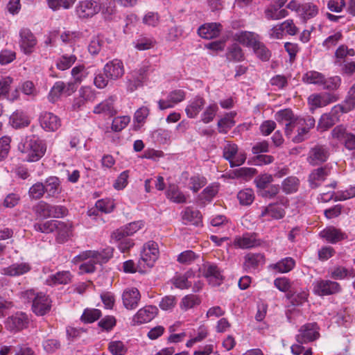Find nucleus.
Returning a JSON list of instances; mask_svg holds the SVG:
<instances>
[{
	"mask_svg": "<svg viewBox=\"0 0 355 355\" xmlns=\"http://www.w3.org/2000/svg\"><path fill=\"white\" fill-rule=\"evenodd\" d=\"M40 123L41 127L47 132L57 131L62 124L60 119L57 115L48 112L41 114Z\"/></svg>",
	"mask_w": 355,
	"mask_h": 355,
	"instance_id": "nucleus-16",
	"label": "nucleus"
},
{
	"mask_svg": "<svg viewBox=\"0 0 355 355\" xmlns=\"http://www.w3.org/2000/svg\"><path fill=\"white\" fill-rule=\"evenodd\" d=\"M31 266L28 263H15L8 267L1 269V275L8 276H19L31 270Z\"/></svg>",
	"mask_w": 355,
	"mask_h": 355,
	"instance_id": "nucleus-25",
	"label": "nucleus"
},
{
	"mask_svg": "<svg viewBox=\"0 0 355 355\" xmlns=\"http://www.w3.org/2000/svg\"><path fill=\"white\" fill-rule=\"evenodd\" d=\"M295 266V261L292 257L284 258L275 263L270 264L269 268L279 273H287Z\"/></svg>",
	"mask_w": 355,
	"mask_h": 355,
	"instance_id": "nucleus-33",
	"label": "nucleus"
},
{
	"mask_svg": "<svg viewBox=\"0 0 355 355\" xmlns=\"http://www.w3.org/2000/svg\"><path fill=\"white\" fill-rule=\"evenodd\" d=\"M237 198L242 205H250L254 200V191L252 189H244L237 194Z\"/></svg>",
	"mask_w": 355,
	"mask_h": 355,
	"instance_id": "nucleus-51",
	"label": "nucleus"
},
{
	"mask_svg": "<svg viewBox=\"0 0 355 355\" xmlns=\"http://www.w3.org/2000/svg\"><path fill=\"white\" fill-rule=\"evenodd\" d=\"M130 121L129 116H121L115 117L112 123V129L115 132L121 131Z\"/></svg>",
	"mask_w": 355,
	"mask_h": 355,
	"instance_id": "nucleus-60",
	"label": "nucleus"
},
{
	"mask_svg": "<svg viewBox=\"0 0 355 355\" xmlns=\"http://www.w3.org/2000/svg\"><path fill=\"white\" fill-rule=\"evenodd\" d=\"M284 211L277 205H270L263 208L260 216L263 220H270L272 219H280L284 216Z\"/></svg>",
	"mask_w": 355,
	"mask_h": 355,
	"instance_id": "nucleus-32",
	"label": "nucleus"
},
{
	"mask_svg": "<svg viewBox=\"0 0 355 355\" xmlns=\"http://www.w3.org/2000/svg\"><path fill=\"white\" fill-rule=\"evenodd\" d=\"M202 219L200 212L192 207H188L182 212V220L186 225H198Z\"/></svg>",
	"mask_w": 355,
	"mask_h": 355,
	"instance_id": "nucleus-29",
	"label": "nucleus"
},
{
	"mask_svg": "<svg viewBox=\"0 0 355 355\" xmlns=\"http://www.w3.org/2000/svg\"><path fill=\"white\" fill-rule=\"evenodd\" d=\"M115 205L114 200L110 198L101 199L96 202V207L101 212L109 214L114 209Z\"/></svg>",
	"mask_w": 355,
	"mask_h": 355,
	"instance_id": "nucleus-57",
	"label": "nucleus"
},
{
	"mask_svg": "<svg viewBox=\"0 0 355 355\" xmlns=\"http://www.w3.org/2000/svg\"><path fill=\"white\" fill-rule=\"evenodd\" d=\"M315 119L311 116L299 118L297 125L300 127L299 132L292 137L295 143H300L307 138L309 130L315 125Z\"/></svg>",
	"mask_w": 355,
	"mask_h": 355,
	"instance_id": "nucleus-15",
	"label": "nucleus"
},
{
	"mask_svg": "<svg viewBox=\"0 0 355 355\" xmlns=\"http://www.w3.org/2000/svg\"><path fill=\"white\" fill-rule=\"evenodd\" d=\"M286 8L295 12L297 17L304 23L316 17L319 12L318 6L313 2L300 3L292 0L287 4Z\"/></svg>",
	"mask_w": 355,
	"mask_h": 355,
	"instance_id": "nucleus-3",
	"label": "nucleus"
},
{
	"mask_svg": "<svg viewBox=\"0 0 355 355\" xmlns=\"http://www.w3.org/2000/svg\"><path fill=\"white\" fill-rule=\"evenodd\" d=\"M96 98L95 91L89 86H82L78 90V96L74 99L73 107L80 108L87 102L93 101Z\"/></svg>",
	"mask_w": 355,
	"mask_h": 355,
	"instance_id": "nucleus-23",
	"label": "nucleus"
},
{
	"mask_svg": "<svg viewBox=\"0 0 355 355\" xmlns=\"http://www.w3.org/2000/svg\"><path fill=\"white\" fill-rule=\"evenodd\" d=\"M329 175V169L327 167L318 168L313 170L309 175V182L313 188H316Z\"/></svg>",
	"mask_w": 355,
	"mask_h": 355,
	"instance_id": "nucleus-34",
	"label": "nucleus"
},
{
	"mask_svg": "<svg viewBox=\"0 0 355 355\" xmlns=\"http://www.w3.org/2000/svg\"><path fill=\"white\" fill-rule=\"evenodd\" d=\"M330 275L331 278L339 280L345 278H354L355 277V270L352 268H347L340 266H336L331 269Z\"/></svg>",
	"mask_w": 355,
	"mask_h": 355,
	"instance_id": "nucleus-40",
	"label": "nucleus"
},
{
	"mask_svg": "<svg viewBox=\"0 0 355 355\" xmlns=\"http://www.w3.org/2000/svg\"><path fill=\"white\" fill-rule=\"evenodd\" d=\"M336 101V97L329 93L313 94L310 95L308 98V103L311 110L324 107Z\"/></svg>",
	"mask_w": 355,
	"mask_h": 355,
	"instance_id": "nucleus-19",
	"label": "nucleus"
},
{
	"mask_svg": "<svg viewBox=\"0 0 355 355\" xmlns=\"http://www.w3.org/2000/svg\"><path fill=\"white\" fill-rule=\"evenodd\" d=\"M146 71V69L143 67L132 72V78L128 80L127 89L128 91L132 92L142 85Z\"/></svg>",
	"mask_w": 355,
	"mask_h": 355,
	"instance_id": "nucleus-30",
	"label": "nucleus"
},
{
	"mask_svg": "<svg viewBox=\"0 0 355 355\" xmlns=\"http://www.w3.org/2000/svg\"><path fill=\"white\" fill-rule=\"evenodd\" d=\"M18 149L26 161L33 162L38 161L44 155L46 146L42 140L35 135H31L21 141Z\"/></svg>",
	"mask_w": 355,
	"mask_h": 355,
	"instance_id": "nucleus-1",
	"label": "nucleus"
},
{
	"mask_svg": "<svg viewBox=\"0 0 355 355\" xmlns=\"http://www.w3.org/2000/svg\"><path fill=\"white\" fill-rule=\"evenodd\" d=\"M62 94L65 95L64 83L63 81H58L51 88L49 94V99L51 102H55Z\"/></svg>",
	"mask_w": 355,
	"mask_h": 355,
	"instance_id": "nucleus-54",
	"label": "nucleus"
},
{
	"mask_svg": "<svg viewBox=\"0 0 355 355\" xmlns=\"http://www.w3.org/2000/svg\"><path fill=\"white\" fill-rule=\"evenodd\" d=\"M114 98L110 97L96 105L94 108L95 114H104L105 115L112 116L116 114L114 107Z\"/></svg>",
	"mask_w": 355,
	"mask_h": 355,
	"instance_id": "nucleus-37",
	"label": "nucleus"
},
{
	"mask_svg": "<svg viewBox=\"0 0 355 355\" xmlns=\"http://www.w3.org/2000/svg\"><path fill=\"white\" fill-rule=\"evenodd\" d=\"M108 350L112 355H125L128 349L123 342L114 340L110 342Z\"/></svg>",
	"mask_w": 355,
	"mask_h": 355,
	"instance_id": "nucleus-59",
	"label": "nucleus"
},
{
	"mask_svg": "<svg viewBox=\"0 0 355 355\" xmlns=\"http://www.w3.org/2000/svg\"><path fill=\"white\" fill-rule=\"evenodd\" d=\"M233 37L234 40L240 44L251 48L256 45V43L259 40L257 34L248 31L237 32L234 35Z\"/></svg>",
	"mask_w": 355,
	"mask_h": 355,
	"instance_id": "nucleus-28",
	"label": "nucleus"
},
{
	"mask_svg": "<svg viewBox=\"0 0 355 355\" xmlns=\"http://www.w3.org/2000/svg\"><path fill=\"white\" fill-rule=\"evenodd\" d=\"M186 98V93L182 89H175L167 95L166 99L158 101V107L160 110H164L174 107L177 104L183 101Z\"/></svg>",
	"mask_w": 355,
	"mask_h": 355,
	"instance_id": "nucleus-10",
	"label": "nucleus"
},
{
	"mask_svg": "<svg viewBox=\"0 0 355 355\" xmlns=\"http://www.w3.org/2000/svg\"><path fill=\"white\" fill-rule=\"evenodd\" d=\"M200 302V299L198 296L193 294L187 295L182 299L180 303V307L182 311H186L198 306Z\"/></svg>",
	"mask_w": 355,
	"mask_h": 355,
	"instance_id": "nucleus-47",
	"label": "nucleus"
},
{
	"mask_svg": "<svg viewBox=\"0 0 355 355\" xmlns=\"http://www.w3.org/2000/svg\"><path fill=\"white\" fill-rule=\"evenodd\" d=\"M312 286L313 292L319 296L334 295L340 293L342 290L339 283L329 279H316Z\"/></svg>",
	"mask_w": 355,
	"mask_h": 355,
	"instance_id": "nucleus-5",
	"label": "nucleus"
},
{
	"mask_svg": "<svg viewBox=\"0 0 355 355\" xmlns=\"http://www.w3.org/2000/svg\"><path fill=\"white\" fill-rule=\"evenodd\" d=\"M320 236L331 243H336L347 239V235L340 229L334 226L327 227L320 232Z\"/></svg>",
	"mask_w": 355,
	"mask_h": 355,
	"instance_id": "nucleus-22",
	"label": "nucleus"
},
{
	"mask_svg": "<svg viewBox=\"0 0 355 355\" xmlns=\"http://www.w3.org/2000/svg\"><path fill=\"white\" fill-rule=\"evenodd\" d=\"M166 196L168 199L175 203H184L187 200L186 196L175 184L169 185Z\"/></svg>",
	"mask_w": 355,
	"mask_h": 355,
	"instance_id": "nucleus-41",
	"label": "nucleus"
},
{
	"mask_svg": "<svg viewBox=\"0 0 355 355\" xmlns=\"http://www.w3.org/2000/svg\"><path fill=\"white\" fill-rule=\"evenodd\" d=\"M101 316V311L96 309H87L83 312L81 319L85 322L92 323L97 320Z\"/></svg>",
	"mask_w": 355,
	"mask_h": 355,
	"instance_id": "nucleus-64",
	"label": "nucleus"
},
{
	"mask_svg": "<svg viewBox=\"0 0 355 355\" xmlns=\"http://www.w3.org/2000/svg\"><path fill=\"white\" fill-rule=\"evenodd\" d=\"M341 84V78L338 76L326 78L324 75V80L322 83L321 87L324 89L334 91L339 88Z\"/></svg>",
	"mask_w": 355,
	"mask_h": 355,
	"instance_id": "nucleus-52",
	"label": "nucleus"
},
{
	"mask_svg": "<svg viewBox=\"0 0 355 355\" xmlns=\"http://www.w3.org/2000/svg\"><path fill=\"white\" fill-rule=\"evenodd\" d=\"M71 74L73 82L77 85L87 78L89 71L83 64H79L71 69Z\"/></svg>",
	"mask_w": 355,
	"mask_h": 355,
	"instance_id": "nucleus-46",
	"label": "nucleus"
},
{
	"mask_svg": "<svg viewBox=\"0 0 355 355\" xmlns=\"http://www.w3.org/2000/svg\"><path fill=\"white\" fill-rule=\"evenodd\" d=\"M103 72L105 76L112 80H116L125 73V68L123 62L119 59H114L103 67Z\"/></svg>",
	"mask_w": 355,
	"mask_h": 355,
	"instance_id": "nucleus-12",
	"label": "nucleus"
},
{
	"mask_svg": "<svg viewBox=\"0 0 355 355\" xmlns=\"http://www.w3.org/2000/svg\"><path fill=\"white\" fill-rule=\"evenodd\" d=\"M259 244L254 234H245L234 240V245L241 248H250Z\"/></svg>",
	"mask_w": 355,
	"mask_h": 355,
	"instance_id": "nucleus-39",
	"label": "nucleus"
},
{
	"mask_svg": "<svg viewBox=\"0 0 355 355\" xmlns=\"http://www.w3.org/2000/svg\"><path fill=\"white\" fill-rule=\"evenodd\" d=\"M55 231L57 232V241L59 243H64L72 236L73 227L71 223L59 220Z\"/></svg>",
	"mask_w": 355,
	"mask_h": 355,
	"instance_id": "nucleus-35",
	"label": "nucleus"
},
{
	"mask_svg": "<svg viewBox=\"0 0 355 355\" xmlns=\"http://www.w3.org/2000/svg\"><path fill=\"white\" fill-rule=\"evenodd\" d=\"M51 307V301L47 295L42 293H37L33 302L32 309L37 315H44Z\"/></svg>",
	"mask_w": 355,
	"mask_h": 355,
	"instance_id": "nucleus-18",
	"label": "nucleus"
},
{
	"mask_svg": "<svg viewBox=\"0 0 355 355\" xmlns=\"http://www.w3.org/2000/svg\"><path fill=\"white\" fill-rule=\"evenodd\" d=\"M263 257L259 254H248L245 257L244 266L246 269H254L263 261Z\"/></svg>",
	"mask_w": 355,
	"mask_h": 355,
	"instance_id": "nucleus-56",
	"label": "nucleus"
},
{
	"mask_svg": "<svg viewBox=\"0 0 355 355\" xmlns=\"http://www.w3.org/2000/svg\"><path fill=\"white\" fill-rule=\"evenodd\" d=\"M319 328L315 322L304 324L295 336L296 341L300 344L315 340L319 337Z\"/></svg>",
	"mask_w": 355,
	"mask_h": 355,
	"instance_id": "nucleus-8",
	"label": "nucleus"
},
{
	"mask_svg": "<svg viewBox=\"0 0 355 355\" xmlns=\"http://www.w3.org/2000/svg\"><path fill=\"white\" fill-rule=\"evenodd\" d=\"M299 186V180L297 178L291 176L286 178L282 184V190L286 193L295 192Z\"/></svg>",
	"mask_w": 355,
	"mask_h": 355,
	"instance_id": "nucleus-55",
	"label": "nucleus"
},
{
	"mask_svg": "<svg viewBox=\"0 0 355 355\" xmlns=\"http://www.w3.org/2000/svg\"><path fill=\"white\" fill-rule=\"evenodd\" d=\"M158 245L154 241L147 242L143 248L141 260L148 267H152L159 257Z\"/></svg>",
	"mask_w": 355,
	"mask_h": 355,
	"instance_id": "nucleus-13",
	"label": "nucleus"
},
{
	"mask_svg": "<svg viewBox=\"0 0 355 355\" xmlns=\"http://www.w3.org/2000/svg\"><path fill=\"white\" fill-rule=\"evenodd\" d=\"M28 318L25 313H17L7 318L5 321L6 328L10 331H18L28 325Z\"/></svg>",
	"mask_w": 355,
	"mask_h": 355,
	"instance_id": "nucleus-17",
	"label": "nucleus"
},
{
	"mask_svg": "<svg viewBox=\"0 0 355 355\" xmlns=\"http://www.w3.org/2000/svg\"><path fill=\"white\" fill-rule=\"evenodd\" d=\"M9 123L15 129L27 127L31 119L29 116L22 110H16L10 116Z\"/></svg>",
	"mask_w": 355,
	"mask_h": 355,
	"instance_id": "nucleus-26",
	"label": "nucleus"
},
{
	"mask_svg": "<svg viewBox=\"0 0 355 355\" xmlns=\"http://www.w3.org/2000/svg\"><path fill=\"white\" fill-rule=\"evenodd\" d=\"M329 155V153L326 146L316 145L310 149L307 157V161L313 166L319 165L326 162Z\"/></svg>",
	"mask_w": 355,
	"mask_h": 355,
	"instance_id": "nucleus-14",
	"label": "nucleus"
},
{
	"mask_svg": "<svg viewBox=\"0 0 355 355\" xmlns=\"http://www.w3.org/2000/svg\"><path fill=\"white\" fill-rule=\"evenodd\" d=\"M258 58L263 61H266L270 58V53L269 50L261 43L259 40L252 48Z\"/></svg>",
	"mask_w": 355,
	"mask_h": 355,
	"instance_id": "nucleus-61",
	"label": "nucleus"
},
{
	"mask_svg": "<svg viewBox=\"0 0 355 355\" xmlns=\"http://www.w3.org/2000/svg\"><path fill=\"white\" fill-rule=\"evenodd\" d=\"M107 261L102 254L96 251L87 250L73 257L75 264L83 262L79 269L81 273H90L95 270L96 265Z\"/></svg>",
	"mask_w": 355,
	"mask_h": 355,
	"instance_id": "nucleus-2",
	"label": "nucleus"
},
{
	"mask_svg": "<svg viewBox=\"0 0 355 355\" xmlns=\"http://www.w3.org/2000/svg\"><path fill=\"white\" fill-rule=\"evenodd\" d=\"M71 280V274L69 271H60L50 275L46 282L48 285L67 284Z\"/></svg>",
	"mask_w": 355,
	"mask_h": 355,
	"instance_id": "nucleus-36",
	"label": "nucleus"
},
{
	"mask_svg": "<svg viewBox=\"0 0 355 355\" xmlns=\"http://www.w3.org/2000/svg\"><path fill=\"white\" fill-rule=\"evenodd\" d=\"M75 55L64 54L59 58L56 62V67L58 69L64 71L69 69L76 61Z\"/></svg>",
	"mask_w": 355,
	"mask_h": 355,
	"instance_id": "nucleus-49",
	"label": "nucleus"
},
{
	"mask_svg": "<svg viewBox=\"0 0 355 355\" xmlns=\"http://www.w3.org/2000/svg\"><path fill=\"white\" fill-rule=\"evenodd\" d=\"M158 313V309L155 306H146L140 309L132 317V324L139 325L147 323L153 320Z\"/></svg>",
	"mask_w": 355,
	"mask_h": 355,
	"instance_id": "nucleus-11",
	"label": "nucleus"
},
{
	"mask_svg": "<svg viewBox=\"0 0 355 355\" xmlns=\"http://www.w3.org/2000/svg\"><path fill=\"white\" fill-rule=\"evenodd\" d=\"M206 184V179L200 175L192 176L189 182V189L196 193Z\"/></svg>",
	"mask_w": 355,
	"mask_h": 355,
	"instance_id": "nucleus-63",
	"label": "nucleus"
},
{
	"mask_svg": "<svg viewBox=\"0 0 355 355\" xmlns=\"http://www.w3.org/2000/svg\"><path fill=\"white\" fill-rule=\"evenodd\" d=\"M355 55V51L353 49H349L345 45H340L336 51L335 56L336 58V63L341 64L343 60L347 56L352 57Z\"/></svg>",
	"mask_w": 355,
	"mask_h": 355,
	"instance_id": "nucleus-58",
	"label": "nucleus"
},
{
	"mask_svg": "<svg viewBox=\"0 0 355 355\" xmlns=\"http://www.w3.org/2000/svg\"><path fill=\"white\" fill-rule=\"evenodd\" d=\"M218 110V107L216 103H211L209 105L201 114V121L204 123H209L211 122L216 116Z\"/></svg>",
	"mask_w": 355,
	"mask_h": 355,
	"instance_id": "nucleus-50",
	"label": "nucleus"
},
{
	"mask_svg": "<svg viewBox=\"0 0 355 355\" xmlns=\"http://www.w3.org/2000/svg\"><path fill=\"white\" fill-rule=\"evenodd\" d=\"M295 116L291 109L286 108L277 111L274 116L275 119L279 123L285 125V128H287V125L292 124L295 121Z\"/></svg>",
	"mask_w": 355,
	"mask_h": 355,
	"instance_id": "nucleus-38",
	"label": "nucleus"
},
{
	"mask_svg": "<svg viewBox=\"0 0 355 355\" xmlns=\"http://www.w3.org/2000/svg\"><path fill=\"white\" fill-rule=\"evenodd\" d=\"M101 7L99 0L80 1L76 6V14L81 19H90L100 12Z\"/></svg>",
	"mask_w": 355,
	"mask_h": 355,
	"instance_id": "nucleus-4",
	"label": "nucleus"
},
{
	"mask_svg": "<svg viewBox=\"0 0 355 355\" xmlns=\"http://www.w3.org/2000/svg\"><path fill=\"white\" fill-rule=\"evenodd\" d=\"M221 31V25L217 23H208L202 25L198 30V35L205 39L217 37Z\"/></svg>",
	"mask_w": 355,
	"mask_h": 355,
	"instance_id": "nucleus-27",
	"label": "nucleus"
},
{
	"mask_svg": "<svg viewBox=\"0 0 355 355\" xmlns=\"http://www.w3.org/2000/svg\"><path fill=\"white\" fill-rule=\"evenodd\" d=\"M346 107H347L345 105L344 107H334L330 113L322 115L318 122V128L320 130L324 131L334 125L338 120V117L336 116V113L338 111L346 112Z\"/></svg>",
	"mask_w": 355,
	"mask_h": 355,
	"instance_id": "nucleus-20",
	"label": "nucleus"
},
{
	"mask_svg": "<svg viewBox=\"0 0 355 355\" xmlns=\"http://www.w3.org/2000/svg\"><path fill=\"white\" fill-rule=\"evenodd\" d=\"M19 46L22 52L26 55L32 53L37 45V40L28 28H21L19 31Z\"/></svg>",
	"mask_w": 355,
	"mask_h": 355,
	"instance_id": "nucleus-9",
	"label": "nucleus"
},
{
	"mask_svg": "<svg viewBox=\"0 0 355 355\" xmlns=\"http://www.w3.org/2000/svg\"><path fill=\"white\" fill-rule=\"evenodd\" d=\"M205 101L202 97L196 96L188 101L185 107V112L188 118L195 119L202 110Z\"/></svg>",
	"mask_w": 355,
	"mask_h": 355,
	"instance_id": "nucleus-24",
	"label": "nucleus"
},
{
	"mask_svg": "<svg viewBox=\"0 0 355 355\" xmlns=\"http://www.w3.org/2000/svg\"><path fill=\"white\" fill-rule=\"evenodd\" d=\"M223 157L229 161L232 167L241 166L246 159L245 152L239 150L237 145L231 142L224 146Z\"/></svg>",
	"mask_w": 355,
	"mask_h": 355,
	"instance_id": "nucleus-6",
	"label": "nucleus"
},
{
	"mask_svg": "<svg viewBox=\"0 0 355 355\" xmlns=\"http://www.w3.org/2000/svg\"><path fill=\"white\" fill-rule=\"evenodd\" d=\"M61 182L55 176H51L45 180V192L49 197H55L59 195L62 191Z\"/></svg>",
	"mask_w": 355,
	"mask_h": 355,
	"instance_id": "nucleus-31",
	"label": "nucleus"
},
{
	"mask_svg": "<svg viewBox=\"0 0 355 355\" xmlns=\"http://www.w3.org/2000/svg\"><path fill=\"white\" fill-rule=\"evenodd\" d=\"M199 272L213 286L219 285L223 280L222 271L215 263H203L199 268Z\"/></svg>",
	"mask_w": 355,
	"mask_h": 355,
	"instance_id": "nucleus-7",
	"label": "nucleus"
},
{
	"mask_svg": "<svg viewBox=\"0 0 355 355\" xmlns=\"http://www.w3.org/2000/svg\"><path fill=\"white\" fill-rule=\"evenodd\" d=\"M129 173V171L126 170L119 174L113 184V187L116 190L121 191L127 187L128 184Z\"/></svg>",
	"mask_w": 355,
	"mask_h": 355,
	"instance_id": "nucleus-62",
	"label": "nucleus"
},
{
	"mask_svg": "<svg viewBox=\"0 0 355 355\" xmlns=\"http://www.w3.org/2000/svg\"><path fill=\"white\" fill-rule=\"evenodd\" d=\"M99 2H101L102 9L100 12L103 18L107 21L113 19L116 14V7L114 3L104 0H99Z\"/></svg>",
	"mask_w": 355,
	"mask_h": 355,
	"instance_id": "nucleus-48",
	"label": "nucleus"
},
{
	"mask_svg": "<svg viewBox=\"0 0 355 355\" xmlns=\"http://www.w3.org/2000/svg\"><path fill=\"white\" fill-rule=\"evenodd\" d=\"M309 296V291L306 289H300L296 291H289L287 294V297L291 300V303L294 305H299L303 304L307 300Z\"/></svg>",
	"mask_w": 355,
	"mask_h": 355,
	"instance_id": "nucleus-45",
	"label": "nucleus"
},
{
	"mask_svg": "<svg viewBox=\"0 0 355 355\" xmlns=\"http://www.w3.org/2000/svg\"><path fill=\"white\" fill-rule=\"evenodd\" d=\"M57 224H59V220H51L44 223H36L34 225V228L36 231L48 234L55 230Z\"/></svg>",
	"mask_w": 355,
	"mask_h": 355,
	"instance_id": "nucleus-53",
	"label": "nucleus"
},
{
	"mask_svg": "<svg viewBox=\"0 0 355 355\" xmlns=\"http://www.w3.org/2000/svg\"><path fill=\"white\" fill-rule=\"evenodd\" d=\"M141 295L136 288H126L122 295L123 304L127 309H134L139 304Z\"/></svg>",
	"mask_w": 355,
	"mask_h": 355,
	"instance_id": "nucleus-21",
	"label": "nucleus"
},
{
	"mask_svg": "<svg viewBox=\"0 0 355 355\" xmlns=\"http://www.w3.org/2000/svg\"><path fill=\"white\" fill-rule=\"evenodd\" d=\"M235 115L236 113L232 112L227 113L218 121L219 132L227 133L235 125Z\"/></svg>",
	"mask_w": 355,
	"mask_h": 355,
	"instance_id": "nucleus-43",
	"label": "nucleus"
},
{
	"mask_svg": "<svg viewBox=\"0 0 355 355\" xmlns=\"http://www.w3.org/2000/svg\"><path fill=\"white\" fill-rule=\"evenodd\" d=\"M302 80L306 84L321 87L324 80V74L315 70H310L303 74Z\"/></svg>",
	"mask_w": 355,
	"mask_h": 355,
	"instance_id": "nucleus-42",
	"label": "nucleus"
},
{
	"mask_svg": "<svg viewBox=\"0 0 355 355\" xmlns=\"http://www.w3.org/2000/svg\"><path fill=\"white\" fill-rule=\"evenodd\" d=\"M265 15L269 20H278L288 16V12L286 9H280L275 5H271L266 10Z\"/></svg>",
	"mask_w": 355,
	"mask_h": 355,
	"instance_id": "nucleus-44",
	"label": "nucleus"
}]
</instances>
